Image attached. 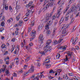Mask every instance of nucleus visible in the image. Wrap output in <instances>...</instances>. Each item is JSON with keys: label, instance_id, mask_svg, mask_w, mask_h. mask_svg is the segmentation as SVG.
<instances>
[{"label": "nucleus", "instance_id": "nucleus-1", "mask_svg": "<svg viewBox=\"0 0 80 80\" xmlns=\"http://www.w3.org/2000/svg\"><path fill=\"white\" fill-rule=\"evenodd\" d=\"M67 26L66 28H65L63 30L62 32V34L63 35H67V32H68V30H66L67 28H68V27H69V25H67Z\"/></svg>", "mask_w": 80, "mask_h": 80}, {"label": "nucleus", "instance_id": "nucleus-2", "mask_svg": "<svg viewBox=\"0 0 80 80\" xmlns=\"http://www.w3.org/2000/svg\"><path fill=\"white\" fill-rule=\"evenodd\" d=\"M43 38V35L42 34H40L39 37V42L40 43V45L43 43V41L44 40Z\"/></svg>", "mask_w": 80, "mask_h": 80}, {"label": "nucleus", "instance_id": "nucleus-3", "mask_svg": "<svg viewBox=\"0 0 80 80\" xmlns=\"http://www.w3.org/2000/svg\"><path fill=\"white\" fill-rule=\"evenodd\" d=\"M63 40V39L60 38L58 41H57V40H56L53 42L52 43L53 45H57V44H59L60 43H61V42H62Z\"/></svg>", "mask_w": 80, "mask_h": 80}, {"label": "nucleus", "instance_id": "nucleus-4", "mask_svg": "<svg viewBox=\"0 0 80 80\" xmlns=\"http://www.w3.org/2000/svg\"><path fill=\"white\" fill-rule=\"evenodd\" d=\"M46 16L47 17H46L45 20L44 21V23H46V22H47V21L49 20V18H50L51 16H52V14H49L48 13L46 14Z\"/></svg>", "mask_w": 80, "mask_h": 80}, {"label": "nucleus", "instance_id": "nucleus-5", "mask_svg": "<svg viewBox=\"0 0 80 80\" xmlns=\"http://www.w3.org/2000/svg\"><path fill=\"white\" fill-rule=\"evenodd\" d=\"M36 32L34 31V32H32L30 34L31 36L32 37V38H31L30 39V41H32V40H33V38L35 37V34H36Z\"/></svg>", "mask_w": 80, "mask_h": 80}, {"label": "nucleus", "instance_id": "nucleus-6", "mask_svg": "<svg viewBox=\"0 0 80 80\" xmlns=\"http://www.w3.org/2000/svg\"><path fill=\"white\" fill-rule=\"evenodd\" d=\"M74 11V8H71L70 9H69L68 12L67 13L66 15H67L70 16V13H72V12H73Z\"/></svg>", "mask_w": 80, "mask_h": 80}, {"label": "nucleus", "instance_id": "nucleus-7", "mask_svg": "<svg viewBox=\"0 0 80 80\" xmlns=\"http://www.w3.org/2000/svg\"><path fill=\"white\" fill-rule=\"evenodd\" d=\"M53 1L54 0H50L49 2H49L48 4H47V6H48V7H51L52 6H53Z\"/></svg>", "mask_w": 80, "mask_h": 80}, {"label": "nucleus", "instance_id": "nucleus-8", "mask_svg": "<svg viewBox=\"0 0 80 80\" xmlns=\"http://www.w3.org/2000/svg\"><path fill=\"white\" fill-rule=\"evenodd\" d=\"M52 22L50 21H49V22H48L47 23L46 25V28H48V29L49 28V25H52Z\"/></svg>", "mask_w": 80, "mask_h": 80}, {"label": "nucleus", "instance_id": "nucleus-9", "mask_svg": "<svg viewBox=\"0 0 80 80\" xmlns=\"http://www.w3.org/2000/svg\"><path fill=\"white\" fill-rule=\"evenodd\" d=\"M33 4V2L32 1L29 2L28 4H27L26 5V7L27 8H28L30 7H32V4Z\"/></svg>", "mask_w": 80, "mask_h": 80}, {"label": "nucleus", "instance_id": "nucleus-10", "mask_svg": "<svg viewBox=\"0 0 80 80\" xmlns=\"http://www.w3.org/2000/svg\"><path fill=\"white\" fill-rule=\"evenodd\" d=\"M28 72H29V73H32V72H34V67L32 66L28 71Z\"/></svg>", "mask_w": 80, "mask_h": 80}, {"label": "nucleus", "instance_id": "nucleus-11", "mask_svg": "<svg viewBox=\"0 0 80 80\" xmlns=\"http://www.w3.org/2000/svg\"><path fill=\"white\" fill-rule=\"evenodd\" d=\"M1 47L2 49L4 48L5 50L7 49V46L5 44H2Z\"/></svg>", "mask_w": 80, "mask_h": 80}, {"label": "nucleus", "instance_id": "nucleus-12", "mask_svg": "<svg viewBox=\"0 0 80 80\" xmlns=\"http://www.w3.org/2000/svg\"><path fill=\"white\" fill-rule=\"evenodd\" d=\"M39 74H40V73H38L37 74V77H36V78H34V80H35V79H36L37 80H39V78L40 77H41V76H40V75L39 76Z\"/></svg>", "mask_w": 80, "mask_h": 80}, {"label": "nucleus", "instance_id": "nucleus-13", "mask_svg": "<svg viewBox=\"0 0 80 80\" xmlns=\"http://www.w3.org/2000/svg\"><path fill=\"white\" fill-rule=\"evenodd\" d=\"M50 47V46H48V45L47 44L46 46L44 48L46 49V50L47 52H48V48H49Z\"/></svg>", "mask_w": 80, "mask_h": 80}, {"label": "nucleus", "instance_id": "nucleus-14", "mask_svg": "<svg viewBox=\"0 0 80 80\" xmlns=\"http://www.w3.org/2000/svg\"><path fill=\"white\" fill-rule=\"evenodd\" d=\"M42 28H43V26L42 25H39L38 27V30H42Z\"/></svg>", "mask_w": 80, "mask_h": 80}, {"label": "nucleus", "instance_id": "nucleus-15", "mask_svg": "<svg viewBox=\"0 0 80 80\" xmlns=\"http://www.w3.org/2000/svg\"><path fill=\"white\" fill-rule=\"evenodd\" d=\"M52 42V40L51 39H49L47 41V43H46L47 45H49L50 43Z\"/></svg>", "mask_w": 80, "mask_h": 80}, {"label": "nucleus", "instance_id": "nucleus-16", "mask_svg": "<svg viewBox=\"0 0 80 80\" xmlns=\"http://www.w3.org/2000/svg\"><path fill=\"white\" fill-rule=\"evenodd\" d=\"M69 15H67L66 14V15L65 16V21H68V17H69Z\"/></svg>", "mask_w": 80, "mask_h": 80}, {"label": "nucleus", "instance_id": "nucleus-17", "mask_svg": "<svg viewBox=\"0 0 80 80\" xmlns=\"http://www.w3.org/2000/svg\"><path fill=\"white\" fill-rule=\"evenodd\" d=\"M64 20V18H63V17H62L61 18V20H60V21H59V23L60 24H61V23H62V22H63V21Z\"/></svg>", "mask_w": 80, "mask_h": 80}, {"label": "nucleus", "instance_id": "nucleus-18", "mask_svg": "<svg viewBox=\"0 0 80 80\" xmlns=\"http://www.w3.org/2000/svg\"><path fill=\"white\" fill-rule=\"evenodd\" d=\"M5 69L4 68L1 69H0V73H2V72L3 73H4L5 72Z\"/></svg>", "mask_w": 80, "mask_h": 80}, {"label": "nucleus", "instance_id": "nucleus-19", "mask_svg": "<svg viewBox=\"0 0 80 80\" xmlns=\"http://www.w3.org/2000/svg\"><path fill=\"white\" fill-rule=\"evenodd\" d=\"M7 4V1H6L5 0H4L3 2V5L4 7H4H6V6H7V4Z\"/></svg>", "mask_w": 80, "mask_h": 80}, {"label": "nucleus", "instance_id": "nucleus-20", "mask_svg": "<svg viewBox=\"0 0 80 80\" xmlns=\"http://www.w3.org/2000/svg\"><path fill=\"white\" fill-rule=\"evenodd\" d=\"M64 61L65 62H67V61H68V56L66 55V58L64 59Z\"/></svg>", "mask_w": 80, "mask_h": 80}, {"label": "nucleus", "instance_id": "nucleus-21", "mask_svg": "<svg viewBox=\"0 0 80 80\" xmlns=\"http://www.w3.org/2000/svg\"><path fill=\"white\" fill-rule=\"evenodd\" d=\"M5 22H1V25L2 27H5Z\"/></svg>", "mask_w": 80, "mask_h": 80}, {"label": "nucleus", "instance_id": "nucleus-22", "mask_svg": "<svg viewBox=\"0 0 80 80\" xmlns=\"http://www.w3.org/2000/svg\"><path fill=\"white\" fill-rule=\"evenodd\" d=\"M69 8V7H67L66 9H65V10L64 11V12H63V14H65L67 12V10H68V9Z\"/></svg>", "mask_w": 80, "mask_h": 80}, {"label": "nucleus", "instance_id": "nucleus-23", "mask_svg": "<svg viewBox=\"0 0 80 80\" xmlns=\"http://www.w3.org/2000/svg\"><path fill=\"white\" fill-rule=\"evenodd\" d=\"M48 8V6H47V5L43 8V11L45 12V10H47Z\"/></svg>", "mask_w": 80, "mask_h": 80}, {"label": "nucleus", "instance_id": "nucleus-24", "mask_svg": "<svg viewBox=\"0 0 80 80\" xmlns=\"http://www.w3.org/2000/svg\"><path fill=\"white\" fill-rule=\"evenodd\" d=\"M65 48H66L63 46H61L59 48V49H62V50H65Z\"/></svg>", "mask_w": 80, "mask_h": 80}, {"label": "nucleus", "instance_id": "nucleus-25", "mask_svg": "<svg viewBox=\"0 0 80 80\" xmlns=\"http://www.w3.org/2000/svg\"><path fill=\"white\" fill-rule=\"evenodd\" d=\"M69 56L70 57V58H72V55H73V52H71L70 53H69Z\"/></svg>", "mask_w": 80, "mask_h": 80}, {"label": "nucleus", "instance_id": "nucleus-26", "mask_svg": "<svg viewBox=\"0 0 80 80\" xmlns=\"http://www.w3.org/2000/svg\"><path fill=\"white\" fill-rule=\"evenodd\" d=\"M23 24V21L22 20L20 21L19 22V26H22V25Z\"/></svg>", "mask_w": 80, "mask_h": 80}, {"label": "nucleus", "instance_id": "nucleus-27", "mask_svg": "<svg viewBox=\"0 0 80 80\" xmlns=\"http://www.w3.org/2000/svg\"><path fill=\"white\" fill-rule=\"evenodd\" d=\"M60 57V54H58L56 55V58L57 59H59V58Z\"/></svg>", "mask_w": 80, "mask_h": 80}, {"label": "nucleus", "instance_id": "nucleus-28", "mask_svg": "<svg viewBox=\"0 0 80 80\" xmlns=\"http://www.w3.org/2000/svg\"><path fill=\"white\" fill-rule=\"evenodd\" d=\"M15 8L16 10H18V9H20V6H18L17 4H16V6Z\"/></svg>", "mask_w": 80, "mask_h": 80}, {"label": "nucleus", "instance_id": "nucleus-29", "mask_svg": "<svg viewBox=\"0 0 80 80\" xmlns=\"http://www.w3.org/2000/svg\"><path fill=\"white\" fill-rule=\"evenodd\" d=\"M45 65L47 68H50V67H51V65H50V64H46Z\"/></svg>", "mask_w": 80, "mask_h": 80}, {"label": "nucleus", "instance_id": "nucleus-30", "mask_svg": "<svg viewBox=\"0 0 80 80\" xmlns=\"http://www.w3.org/2000/svg\"><path fill=\"white\" fill-rule=\"evenodd\" d=\"M55 73V72H54L53 70L51 69L49 71V73Z\"/></svg>", "mask_w": 80, "mask_h": 80}, {"label": "nucleus", "instance_id": "nucleus-31", "mask_svg": "<svg viewBox=\"0 0 80 80\" xmlns=\"http://www.w3.org/2000/svg\"><path fill=\"white\" fill-rule=\"evenodd\" d=\"M5 72L7 75H8V74H9V71L7 69H6Z\"/></svg>", "mask_w": 80, "mask_h": 80}, {"label": "nucleus", "instance_id": "nucleus-32", "mask_svg": "<svg viewBox=\"0 0 80 80\" xmlns=\"http://www.w3.org/2000/svg\"><path fill=\"white\" fill-rule=\"evenodd\" d=\"M47 33H48V35H50L51 32H50V30H48L47 31Z\"/></svg>", "mask_w": 80, "mask_h": 80}, {"label": "nucleus", "instance_id": "nucleus-33", "mask_svg": "<svg viewBox=\"0 0 80 80\" xmlns=\"http://www.w3.org/2000/svg\"><path fill=\"white\" fill-rule=\"evenodd\" d=\"M75 48L78 50H80V48H79V47H78V46H76L75 47Z\"/></svg>", "mask_w": 80, "mask_h": 80}, {"label": "nucleus", "instance_id": "nucleus-34", "mask_svg": "<svg viewBox=\"0 0 80 80\" xmlns=\"http://www.w3.org/2000/svg\"><path fill=\"white\" fill-rule=\"evenodd\" d=\"M58 22V20H55V23H54V26H55L57 24V23Z\"/></svg>", "mask_w": 80, "mask_h": 80}, {"label": "nucleus", "instance_id": "nucleus-35", "mask_svg": "<svg viewBox=\"0 0 80 80\" xmlns=\"http://www.w3.org/2000/svg\"><path fill=\"white\" fill-rule=\"evenodd\" d=\"M74 40H75V39H74V38H72L71 40V41L72 42V43H73V42H74Z\"/></svg>", "mask_w": 80, "mask_h": 80}, {"label": "nucleus", "instance_id": "nucleus-36", "mask_svg": "<svg viewBox=\"0 0 80 80\" xmlns=\"http://www.w3.org/2000/svg\"><path fill=\"white\" fill-rule=\"evenodd\" d=\"M47 2H48V1H47L46 0H45L44 2V4H43V6H45Z\"/></svg>", "mask_w": 80, "mask_h": 80}, {"label": "nucleus", "instance_id": "nucleus-37", "mask_svg": "<svg viewBox=\"0 0 80 80\" xmlns=\"http://www.w3.org/2000/svg\"><path fill=\"white\" fill-rule=\"evenodd\" d=\"M72 8H74V9H75V10H76V11H77V6H74V7H72Z\"/></svg>", "mask_w": 80, "mask_h": 80}, {"label": "nucleus", "instance_id": "nucleus-38", "mask_svg": "<svg viewBox=\"0 0 80 80\" xmlns=\"http://www.w3.org/2000/svg\"><path fill=\"white\" fill-rule=\"evenodd\" d=\"M16 59H17V61L16 62V63H17L18 64V62H19V59H18V58H16L15 60H16Z\"/></svg>", "mask_w": 80, "mask_h": 80}, {"label": "nucleus", "instance_id": "nucleus-39", "mask_svg": "<svg viewBox=\"0 0 80 80\" xmlns=\"http://www.w3.org/2000/svg\"><path fill=\"white\" fill-rule=\"evenodd\" d=\"M9 9L10 11H12L13 9L12 8V7H11V6H9Z\"/></svg>", "mask_w": 80, "mask_h": 80}, {"label": "nucleus", "instance_id": "nucleus-40", "mask_svg": "<svg viewBox=\"0 0 80 80\" xmlns=\"http://www.w3.org/2000/svg\"><path fill=\"white\" fill-rule=\"evenodd\" d=\"M30 15V12H28L26 14V15L27 17H28Z\"/></svg>", "mask_w": 80, "mask_h": 80}, {"label": "nucleus", "instance_id": "nucleus-41", "mask_svg": "<svg viewBox=\"0 0 80 80\" xmlns=\"http://www.w3.org/2000/svg\"><path fill=\"white\" fill-rule=\"evenodd\" d=\"M77 7L78 8H79L78 11H80V5L79 4H78L77 5Z\"/></svg>", "mask_w": 80, "mask_h": 80}, {"label": "nucleus", "instance_id": "nucleus-42", "mask_svg": "<svg viewBox=\"0 0 80 80\" xmlns=\"http://www.w3.org/2000/svg\"><path fill=\"white\" fill-rule=\"evenodd\" d=\"M65 3V1L64 0H62V1L61 2V5H63Z\"/></svg>", "mask_w": 80, "mask_h": 80}, {"label": "nucleus", "instance_id": "nucleus-43", "mask_svg": "<svg viewBox=\"0 0 80 80\" xmlns=\"http://www.w3.org/2000/svg\"><path fill=\"white\" fill-rule=\"evenodd\" d=\"M3 30H4V29L3 28H2L0 29V32H2V31Z\"/></svg>", "mask_w": 80, "mask_h": 80}, {"label": "nucleus", "instance_id": "nucleus-44", "mask_svg": "<svg viewBox=\"0 0 80 80\" xmlns=\"http://www.w3.org/2000/svg\"><path fill=\"white\" fill-rule=\"evenodd\" d=\"M37 66L38 67H40V65H41V64H40V63L38 62H37Z\"/></svg>", "mask_w": 80, "mask_h": 80}, {"label": "nucleus", "instance_id": "nucleus-45", "mask_svg": "<svg viewBox=\"0 0 80 80\" xmlns=\"http://www.w3.org/2000/svg\"><path fill=\"white\" fill-rule=\"evenodd\" d=\"M20 26L19 24H17L15 25V26H14V27H18V26Z\"/></svg>", "mask_w": 80, "mask_h": 80}, {"label": "nucleus", "instance_id": "nucleus-46", "mask_svg": "<svg viewBox=\"0 0 80 80\" xmlns=\"http://www.w3.org/2000/svg\"><path fill=\"white\" fill-rule=\"evenodd\" d=\"M4 11V7H3V8L2 9L1 13H3Z\"/></svg>", "mask_w": 80, "mask_h": 80}, {"label": "nucleus", "instance_id": "nucleus-47", "mask_svg": "<svg viewBox=\"0 0 80 80\" xmlns=\"http://www.w3.org/2000/svg\"><path fill=\"white\" fill-rule=\"evenodd\" d=\"M15 34L16 35H18V32L17 31H16L15 32Z\"/></svg>", "mask_w": 80, "mask_h": 80}, {"label": "nucleus", "instance_id": "nucleus-48", "mask_svg": "<svg viewBox=\"0 0 80 80\" xmlns=\"http://www.w3.org/2000/svg\"><path fill=\"white\" fill-rule=\"evenodd\" d=\"M67 77H68L67 75H66V76L64 75L63 76V78H65V79H66Z\"/></svg>", "mask_w": 80, "mask_h": 80}, {"label": "nucleus", "instance_id": "nucleus-49", "mask_svg": "<svg viewBox=\"0 0 80 80\" xmlns=\"http://www.w3.org/2000/svg\"><path fill=\"white\" fill-rule=\"evenodd\" d=\"M31 26H33V25H34V21L32 22L31 24Z\"/></svg>", "mask_w": 80, "mask_h": 80}, {"label": "nucleus", "instance_id": "nucleus-50", "mask_svg": "<svg viewBox=\"0 0 80 80\" xmlns=\"http://www.w3.org/2000/svg\"><path fill=\"white\" fill-rule=\"evenodd\" d=\"M48 51H50L51 50H52V47L50 46H49L48 49Z\"/></svg>", "mask_w": 80, "mask_h": 80}, {"label": "nucleus", "instance_id": "nucleus-51", "mask_svg": "<svg viewBox=\"0 0 80 80\" xmlns=\"http://www.w3.org/2000/svg\"><path fill=\"white\" fill-rule=\"evenodd\" d=\"M55 30H54L52 32V35H55Z\"/></svg>", "mask_w": 80, "mask_h": 80}, {"label": "nucleus", "instance_id": "nucleus-52", "mask_svg": "<svg viewBox=\"0 0 80 80\" xmlns=\"http://www.w3.org/2000/svg\"><path fill=\"white\" fill-rule=\"evenodd\" d=\"M60 12H61V11H58V13H57L58 15H60Z\"/></svg>", "mask_w": 80, "mask_h": 80}, {"label": "nucleus", "instance_id": "nucleus-53", "mask_svg": "<svg viewBox=\"0 0 80 80\" xmlns=\"http://www.w3.org/2000/svg\"><path fill=\"white\" fill-rule=\"evenodd\" d=\"M69 75L70 76H73V73L72 72L71 73H69Z\"/></svg>", "mask_w": 80, "mask_h": 80}, {"label": "nucleus", "instance_id": "nucleus-54", "mask_svg": "<svg viewBox=\"0 0 80 80\" xmlns=\"http://www.w3.org/2000/svg\"><path fill=\"white\" fill-rule=\"evenodd\" d=\"M69 3H70V4H71V3H72V2H73V0H69Z\"/></svg>", "mask_w": 80, "mask_h": 80}, {"label": "nucleus", "instance_id": "nucleus-55", "mask_svg": "<svg viewBox=\"0 0 80 80\" xmlns=\"http://www.w3.org/2000/svg\"><path fill=\"white\" fill-rule=\"evenodd\" d=\"M40 76H41L40 78H41L42 77V78H44L45 77V76H44L43 74H42V75H40Z\"/></svg>", "mask_w": 80, "mask_h": 80}, {"label": "nucleus", "instance_id": "nucleus-56", "mask_svg": "<svg viewBox=\"0 0 80 80\" xmlns=\"http://www.w3.org/2000/svg\"><path fill=\"white\" fill-rule=\"evenodd\" d=\"M19 19H20V17H16V20L17 21H18V20H19Z\"/></svg>", "mask_w": 80, "mask_h": 80}, {"label": "nucleus", "instance_id": "nucleus-57", "mask_svg": "<svg viewBox=\"0 0 80 80\" xmlns=\"http://www.w3.org/2000/svg\"><path fill=\"white\" fill-rule=\"evenodd\" d=\"M56 18H57V16H56L55 15L53 16V19L54 20H55V19Z\"/></svg>", "mask_w": 80, "mask_h": 80}, {"label": "nucleus", "instance_id": "nucleus-58", "mask_svg": "<svg viewBox=\"0 0 80 80\" xmlns=\"http://www.w3.org/2000/svg\"><path fill=\"white\" fill-rule=\"evenodd\" d=\"M65 53H66L68 54V56H69V53H70V52L69 51H68L67 52H66Z\"/></svg>", "mask_w": 80, "mask_h": 80}, {"label": "nucleus", "instance_id": "nucleus-59", "mask_svg": "<svg viewBox=\"0 0 80 80\" xmlns=\"http://www.w3.org/2000/svg\"><path fill=\"white\" fill-rule=\"evenodd\" d=\"M13 76L14 77H17V75L15 73H14V74H13Z\"/></svg>", "mask_w": 80, "mask_h": 80}, {"label": "nucleus", "instance_id": "nucleus-60", "mask_svg": "<svg viewBox=\"0 0 80 80\" xmlns=\"http://www.w3.org/2000/svg\"><path fill=\"white\" fill-rule=\"evenodd\" d=\"M14 49H15V48H12L11 49V53H12V52H13V50H14Z\"/></svg>", "mask_w": 80, "mask_h": 80}, {"label": "nucleus", "instance_id": "nucleus-61", "mask_svg": "<svg viewBox=\"0 0 80 80\" xmlns=\"http://www.w3.org/2000/svg\"><path fill=\"white\" fill-rule=\"evenodd\" d=\"M54 78V77H52V76H50L49 77V79H52V78Z\"/></svg>", "mask_w": 80, "mask_h": 80}, {"label": "nucleus", "instance_id": "nucleus-62", "mask_svg": "<svg viewBox=\"0 0 80 80\" xmlns=\"http://www.w3.org/2000/svg\"><path fill=\"white\" fill-rule=\"evenodd\" d=\"M7 53H8V51H6L4 53V55H7Z\"/></svg>", "mask_w": 80, "mask_h": 80}, {"label": "nucleus", "instance_id": "nucleus-63", "mask_svg": "<svg viewBox=\"0 0 80 80\" xmlns=\"http://www.w3.org/2000/svg\"><path fill=\"white\" fill-rule=\"evenodd\" d=\"M7 22L8 23H10L11 21L10 20V19H9L7 20Z\"/></svg>", "mask_w": 80, "mask_h": 80}, {"label": "nucleus", "instance_id": "nucleus-64", "mask_svg": "<svg viewBox=\"0 0 80 80\" xmlns=\"http://www.w3.org/2000/svg\"><path fill=\"white\" fill-rule=\"evenodd\" d=\"M4 8L6 10H8V7H4Z\"/></svg>", "mask_w": 80, "mask_h": 80}]
</instances>
